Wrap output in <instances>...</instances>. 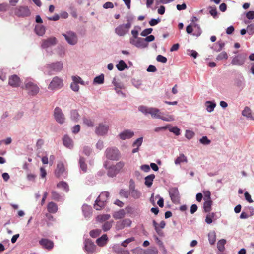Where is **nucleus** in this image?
<instances>
[{"label":"nucleus","mask_w":254,"mask_h":254,"mask_svg":"<svg viewBox=\"0 0 254 254\" xmlns=\"http://www.w3.org/2000/svg\"><path fill=\"white\" fill-rule=\"evenodd\" d=\"M149 114H150L152 118L156 119H161L165 121H172L174 120L173 116L169 115L167 117L162 116V113L160 110L157 108H149Z\"/></svg>","instance_id":"nucleus-1"},{"label":"nucleus","mask_w":254,"mask_h":254,"mask_svg":"<svg viewBox=\"0 0 254 254\" xmlns=\"http://www.w3.org/2000/svg\"><path fill=\"white\" fill-rule=\"evenodd\" d=\"M14 14L18 17L29 16L31 12L27 6H19L14 9Z\"/></svg>","instance_id":"nucleus-2"},{"label":"nucleus","mask_w":254,"mask_h":254,"mask_svg":"<svg viewBox=\"0 0 254 254\" xmlns=\"http://www.w3.org/2000/svg\"><path fill=\"white\" fill-rule=\"evenodd\" d=\"M24 89L28 91L29 95L32 96L37 94L40 90L37 84L28 81L25 82Z\"/></svg>","instance_id":"nucleus-3"},{"label":"nucleus","mask_w":254,"mask_h":254,"mask_svg":"<svg viewBox=\"0 0 254 254\" xmlns=\"http://www.w3.org/2000/svg\"><path fill=\"white\" fill-rule=\"evenodd\" d=\"M64 86L63 80L57 77H54L48 85V89L51 90H58Z\"/></svg>","instance_id":"nucleus-4"},{"label":"nucleus","mask_w":254,"mask_h":254,"mask_svg":"<svg viewBox=\"0 0 254 254\" xmlns=\"http://www.w3.org/2000/svg\"><path fill=\"white\" fill-rule=\"evenodd\" d=\"M246 58V54L244 53L238 54L233 58L231 64L233 65L242 66L244 64Z\"/></svg>","instance_id":"nucleus-5"},{"label":"nucleus","mask_w":254,"mask_h":254,"mask_svg":"<svg viewBox=\"0 0 254 254\" xmlns=\"http://www.w3.org/2000/svg\"><path fill=\"white\" fill-rule=\"evenodd\" d=\"M131 26V24L130 22L120 25L115 28V32L119 36H124L128 32Z\"/></svg>","instance_id":"nucleus-6"},{"label":"nucleus","mask_w":254,"mask_h":254,"mask_svg":"<svg viewBox=\"0 0 254 254\" xmlns=\"http://www.w3.org/2000/svg\"><path fill=\"white\" fill-rule=\"evenodd\" d=\"M106 156L109 159L117 160L120 158V152L116 148H108L106 150Z\"/></svg>","instance_id":"nucleus-7"},{"label":"nucleus","mask_w":254,"mask_h":254,"mask_svg":"<svg viewBox=\"0 0 254 254\" xmlns=\"http://www.w3.org/2000/svg\"><path fill=\"white\" fill-rule=\"evenodd\" d=\"M62 35L65 37L66 41L70 45H74L77 43V37L75 33L74 32L68 31L66 34H62Z\"/></svg>","instance_id":"nucleus-8"},{"label":"nucleus","mask_w":254,"mask_h":254,"mask_svg":"<svg viewBox=\"0 0 254 254\" xmlns=\"http://www.w3.org/2000/svg\"><path fill=\"white\" fill-rule=\"evenodd\" d=\"M54 116L55 120L59 124H63L64 123L65 117L61 109L57 107L54 111Z\"/></svg>","instance_id":"nucleus-9"},{"label":"nucleus","mask_w":254,"mask_h":254,"mask_svg":"<svg viewBox=\"0 0 254 254\" xmlns=\"http://www.w3.org/2000/svg\"><path fill=\"white\" fill-rule=\"evenodd\" d=\"M84 250L88 254H92L96 251V246L90 239H86L84 242Z\"/></svg>","instance_id":"nucleus-10"},{"label":"nucleus","mask_w":254,"mask_h":254,"mask_svg":"<svg viewBox=\"0 0 254 254\" xmlns=\"http://www.w3.org/2000/svg\"><path fill=\"white\" fill-rule=\"evenodd\" d=\"M46 68L48 69L49 72L52 71L59 72L63 68V64L60 62H57L47 64ZM49 74H51L50 73H49Z\"/></svg>","instance_id":"nucleus-11"},{"label":"nucleus","mask_w":254,"mask_h":254,"mask_svg":"<svg viewBox=\"0 0 254 254\" xmlns=\"http://www.w3.org/2000/svg\"><path fill=\"white\" fill-rule=\"evenodd\" d=\"M131 221L130 219L127 218L117 222L116 224V229L117 230H122L126 227H129L131 224Z\"/></svg>","instance_id":"nucleus-12"},{"label":"nucleus","mask_w":254,"mask_h":254,"mask_svg":"<svg viewBox=\"0 0 254 254\" xmlns=\"http://www.w3.org/2000/svg\"><path fill=\"white\" fill-rule=\"evenodd\" d=\"M57 43V39L55 37H51L42 40L41 47L43 49L47 48L49 47L56 45Z\"/></svg>","instance_id":"nucleus-13"},{"label":"nucleus","mask_w":254,"mask_h":254,"mask_svg":"<svg viewBox=\"0 0 254 254\" xmlns=\"http://www.w3.org/2000/svg\"><path fill=\"white\" fill-rule=\"evenodd\" d=\"M108 129V126L99 124L96 127L95 132L98 135H104L107 133Z\"/></svg>","instance_id":"nucleus-14"},{"label":"nucleus","mask_w":254,"mask_h":254,"mask_svg":"<svg viewBox=\"0 0 254 254\" xmlns=\"http://www.w3.org/2000/svg\"><path fill=\"white\" fill-rule=\"evenodd\" d=\"M20 82V79L17 75H12L9 77L8 84L13 87H19Z\"/></svg>","instance_id":"nucleus-15"},{"label":"nucleus","mask_w":254,"mask_h":254,"mask_svg":"<svg viewBox=\"0 0 254 254\" xmlns=\"http://www.w3.org/2000/svg\"><path fill=\"white\" fill-rule=\"evenodd\" d=\"M39 244L43 248L48 250H51L54 247L53 242L48 239H42L39 241Z\"/></svg>","instance_id":"nucleus-16"},{"label":"nucleus","mask_w":254,"mask_h":254,"mask_svg":"<svg viewBox=\"0 0 254 254\" xmlns=\"http://www.w3.org/2000/svg\"><path fill=\"white\" fill-rule=\"evenodd\" d=\"M134 135V132L130 130H125L120 133V138L122 140L130 139Z\"/></svg>","instance_id":"nucleus-17"},{"label":"nucleus","mask_w":254,"mask_h":254,"mask_svg":"<svg viewBox=\"0 0 254 254\" xmlns=\"http://www.w3.org/2000/svg\"><path fill=\"white\" fill-rule=\"evenodd\" d=\"M170 196L171 200L175 203H177L179 202L180 197L178 190L176 189H174L173 190L170 191Z\"/></svg>","instance_id":"nucleus-18"},{"label":"nucleus","mask_w":254,"mask_h":254,"mask_svg":"<svg viewBox=\"0 0 254 254\" xmlns=\"http://www.w3.org/2000/svg\"><path fill=\"white\" fill-rule=\"evenodd\" d=\"M64 145L67 148L71 149L73 147V142L72 140L67 135H64L63 138Z\"/></svg>","instance_id":"nucleus-19"},{"label":"nucleus","mask_w":254,"mask_h":254,"mask_svg":"<svg viewBox=\"0 0 254 254\" xmlns=\"http://www.w3.org/2000/svg\"><path fill=\"white\" fill-rule=\"evenodd\" d=\"M143 142V137H140L137 139L133 143L132 146L135 147L132 150V153H135L138 151L139 147L141 145Z\"/></svg>","instance_id":"nucleus-20"},{"label":"nucleus","mask_w":254,"mask_h":254,"mask_svg":"<svg viewBox=\"0 0 254 254\" xmlns=\"http://www.w3.org/2000/svg\"><path fill=\"white\" fill-rule=\"evenodd\" d=\"M107 235L106 234H104L101 237L97 239L96 243L99 246L102 247L107 244Z\"/></svg>","instance_id":"nucleus-21"},{"label":"nucleus","mask_w":254,"mask_h":254,"mask_svg":"<svg viewBox=\"0 0 254 254\" xmlns=\"http://www.w3.org/2000/svg\"><path fill=\"white\" fill-rule=\"evenodd\" d=\"M47 210L49 213H55L58 211V206L54 202H50L48 204Z\"/></svg>","instance_id":"nucleus-22"},{"label":"nucleus","mask_w":254,"mask_h":254,"mask_svg":"<svg viewBox=\"0 0 254 254\" xmlns=\"http://www.w3.org/2000/svg\"><path fill=\"white\" fill-rule=\"evenodd\" d=\"M242 114L247 118H250L254 121V118L252 116V111L249 107H245L242 111Z\"/></svg>","instance_id":"nucleus-23"},{"label":"nucleus","mask_w":254,"mask_h":254,"mask_svg":"<svg viewBox=\"0 0 254 254\" xmlns=\"http://www.w3.org/2000/svg\"><path fill=\"white\" fill-rule=\"evenodd\" d=\"M125 215V211L124 209H120L118 211L115 212L113 214V217L115 219H121L124 218Z\"/></svg>","instance_id":"nucleus-24"},{"label":"nucleus","mask_w":254,"mask_h":254,"mask_svg":"<svg viewBox=\"0 0 254 254\" xmlns=\"http://www.w3.org/2000/svg\"><path fill=\"white\" fill-rule=\"evenodd\" d=\"M154 174H151L145 178V185L148 187H150L152 185V182L155 178Z\"/></svg>","instance_id":"nucleus-25"},{"label":"nucleus","mask_w":254,"mask_h":254,"mask_svg":"<svg viewBox=\"0 0 254 254\" xmlns=\"http://www.w3.org/2000/svg\"><path fill=\"white\" fill-rule=\"evenodd\" d=\"M105 204L106 202H104L101 200H99L97 198L94 205V208L97 210H99L104 208Z\"/></svg>","instance_id":"nucleus-26"},{"label":"nucleus","mask_w":254,"mask_h":254,"mask_svg":"<svg viewBox=\"0 0 254 254\" xmlns=\"http://www.w3.org/2000/svg\"><path fill=\"white\" fill-rule=\"evenodd\" d=\"M148 44L145 42V40L144 38H137V42L136 43V47L138 48H145L147 47Z\"/></svg>","instance_id":"nucleus-27"},{"label":"nucleus","mask_w":254,"mask_h":254,"mask_svg":"<svg viewBox=\"0 0 254 254\" xmlns=\"http://www.w3.org/2000/svg\"><path fill=\"white\" fill-rule=\"evenodd\" d=\"M224 46H225L224 42H223L221 41H219L215 44L213 48L215 51H216L217 52H219L222 50V49L224 48Z\"/></svg>","instance_id":"nucleus-28"},{"label":"nucleus","mask_w":254,"mask_h":254,"mask_svg":"<svg viewBox=\"0 0 254 254\" xmlns=\"http://www.w3.org/2000/svg\"><path fill=\"white\" fill-rule=\"evenodd\" d=\"M212 205V200L205 201L203 204L204 211L205 212H209L211 210V206Z\"/></svg>","instance_id":"nucleus-29"},{"label":"nucleus","mask_w":254,"mask_h":254,"mask_svg":"<svg viewBox=\"0 0 254 254\" xmlns=\"http://www.w3.org/2000/svg\"><path fill=\"white\" fill-rule=\"evenodd\" d=\"M226 241L225 239L220 240L217 243V248L220 252H223L225 250V245Z\"/></svg>","instance_id":"nucleus-30"},{"label":"nucleus","mask_w":254,"mask_h":254,"mask_svg":"<svg viewBox=\"0 0 254 254\" xmlns=\"http://www.w3.org/2000/svg\"><path fill=\"white\" fill-rule=\"evenodd\" d=\"M79 164L81 169L83 172H86L87 170V165L85 163V159L83 157H80L79 159Z\"/></svg>","instance_id":"nucleus-31"},{"label":"nucleus","mask_w":254,"mask_h":254,"mask_svg":"<svg viewBox=\"0 0 254 254\" xmlns=\"http://www.w3.org/2000/svg\"><path fill=\"white\" fill-rule=\"evenodd\" d=\"M109 196V193L107 191H104L100 193L97 198L99 200H101L104 202H106Z\"/></svg>","instance_id":"nucleus-32"},{"label":"nucleus","mask_w":254,"mask_h":254,"mask_svg":"<svg viewBox=\"0 0 254 254\" xmlns=\"http://www.w3.org/2000/svg\"><path fill=\"white\" fill-rule=\"evenodd\" d=\"M206 106V110L208 112H211L214 110V108L216 106V104L211 101H206L205 103Z\"/></svg>","instance_id":"nucleus-33"},{"label":"nucleus","mask_w":254,"mask_h":254,"mask_svg":"<svg viewBox=\"0 0 254 254\" xmlns=\"http://www.w3.org/2000/svg\"><path fill=\"white\" fill-rule=\"evenodd\" d=\"M187 159L184 154H181L175 160L176 164H179L182 162H187Z\"/></svg>","instance_id":"nucleus-34"},{"label":"nucleus","mask_w":254,"mask_h":254,"mask_svg":"<svg viewBox=\"0 0 254 254\" xmlns=\"http://www.w3.org/2000/svg\"><path fill=\"white\" fill-rule=\"evenodd\" d=\"M208 240L211 245H213L216 241V234L214 231L210 232L208 233Z\"/></svg>","instance_id":"nucleus-35"},{"label":"nucleus","mask_w":254,"mask_h":254,"mask_svg":"<svg viewBox=\"0 0 254 254\" xmlns=\"http://www.w3.org/2000/svg\"><path fill=\"white\" fill-rule=\"evenodd\" d=\"M116 67L119 71H123L127 67L126 63L123 60L120 61Z\"/></svg>","instance_id":"nucleus-36"},{"label":"nucleus","mask_w":254,"mask_h":254,"mask_svg":"<svg viewBox=\"0 0 254 254\" xmlns=\"http://www.w3.org/2000/svg\"><path fill=\"white\" fill-rule=\"evenodd\" d=\"M125 163L123 161H120L118 162L115 165L113 166L114 168V170L117 174L121 171V170L124 166Z\"/></svg>","instance_id":"nucleus-37"},{"label":"nucleus","mask_w":254,"mask_h":254,"mask_svg":"<svg viewBox=\"0 0 254 254\" xmlns=\"http://www.w3.org/2000/svg\"><path fill=\"white\" fill-rule=\"evenodd\" d=\"M51 198L55 201H59L61 198V196L57 191L52 190L51 191Z\"/></svg>","instance_id":"nucleus-38"},{"label":"nucleus","mask_w":254,"mask_h":254,"mask_svg":"<svg viewBox=\"0 0 254 254\" xmlns=\"http://www.w3.org/2000/svg\"><path fill=\"white\" fill-rule=\"evenodd\" d=\"M64 171V166L63 163H59L57 164L56 172L60 175Z\"/></svg>","instance_id":"nucleus-39"},{"label":"nucleus","mask_w":254,"mask_h":254,"mask_svg":"<svg viewBox=\"0 0 254 254\" xmlns=\"http://www.w3.org/2000/svg\"><path fill=\"white\" fill-rule=\"evenodd\" d=\"M110 217L111 216L109 214H103L98 215L97 217V219L100 222H104L109 219Z\"/></svg>","instance_id":"nucleus-40"},{"label":"nucleus","mask_w":254,"mask_h":254,"mask_svg":"<svg viewBox=\"0 0 254 254\" xmlns=\"http://www.w3.org/2000/svg\"><path fill=\"white\" fill-rule=\"evenodd\" d=\"M113 221L105 222L102 226L104 231L106 232L110 230L113 225Z\"/></svg>","instance_id":"nucleus-41"},{"label":"nucleus","mask_w":254,"mask_h":254,"mask_svg":"<svg viewBox=\"0 0 254 254\" xmlns=\"http://www.w3.org/2000/svg\"><path fill=\"white\" fill-rule=\"evenodd\" d=\"M104 81V76L103 74H101L96 77L94 79V82L97 84H103Z\"/></svg>","instance_id":"nucleus-42"},{"label":"nucleus","mask_w":254,"mask_h":254,"mask_svg":"<svg viewBox=\"0 0 254 254\" xmlns=\"http://www.w3.org/2000/svg\"><path fill=\"white\" fill-rule=\"evenodd\" d=\"M101 233L100 229L92 230L90 232V236L92 238H96Z\"/></svg>","instance_id":"nucleus-43"},{"label":"nucleus","mask_w":254,"mask_h":254,"mask_svg":"<svg viewBox=\"0 0 254 254\" xmlns=\"http://www.w3.org/2000/svg\"><path fill=\"white\" fill-rule=\"evenodd\" d=\"M131 195L134 199H138L140 196V193L139 191L136 190L132 189L130 192Z\"/></svg>","instance_id":"nucleus-44"},{"label":"nucleus","mask_w":254,"mask_h":254,"mask_svg":"<svg viewBox=\"0 0 254 254\" xmlns=\"http://www.w3.org/2000/svg\"><path fill=\"white\" fill-rule=\"evenodd\" d=\"M228 58V55L227 53L225 51H223L218 55L216 57L217 60H222L223 59L226 60Z\"/></svg>","instance_id":"nucleus-45"},{"label":"nucleus","mask_w":254,"mask_h":254,"mask_svg":"<svg viewBox=\"0 0 254 254\" xmlns=\"http://www.w3.org/2000/svg\"><path fill=\"white\" fill-rule=\"evenodd\" d=\"M57 187L58 188H63L66 191L68 190V186L67 184L64 182H60V183H58Z\"/></svg>","instance_id":"nucleus-46"},{"label":"nucleus","mask_w":254,"mask_h":254,"mask_svg":"<svg viewBox=\"0 0 254 254\" xmlns=\"http://www.w3.org/2000/svg\"><path fill=\"white\" fill-rule=\"evenodd\" d=\"M35 31L36 33L40 36L43 35L45 32V30L44 27L43 26H38L35 28Z\"/></svg>","instance_id":"nucleus-47"},{"label":"nucleus","mask_w":254,"mask_h":254,"mask_svg":"<svg viewBox=\"0 0 254 254\" xmlns=\"http://www.w3.org/2000/svg\"><path fill=\"white\" fill-rule=\"evenodd\" d=\"M208 9H210L209 13L213 18H215L217 16V11L215 7L209 6Z\"/></svg>","instance_id":"nucleus-48"},{"label":"nucleus","mask_w":254,"mask_h":254,"mask_svg":"<svg viewBox=\"0 0 254 254\" xmlns=\"http://www.w3.org/2000/svg\"><path fill=\"white\" fill-rule=\"evenodd\" d=\"M134 240H135V238L134 237L129 238L128 239H127L125 241H124L122 243L121 245L123 247H126L128 243H129L132 241H134Z\"/></svg>","instance_id":"nucleus-49"},{"label":"nucleus","mask_w":254,"mask_h":254,"mask_svg":"<svg viewBox=\"0 0 254 254\" xmlns=\"http://www.w3.org/2000/svg\"><path fill=\"white\" fill-rule=\"evenodd\" d=\"M83 123L88 127H93L94 126V122L90 119L84 118Z\"/></svg>","instance_id":"nucleus-50"},{"label":"nucleus","mask_w":254,"mask_h":254,"mask_svg":"<svg viewBox=\"0 0 254 254\" xmlns=\"http://www.w3.org/2000/svg\"><path fill=\"white\" fill-rule=\"evenodd\" d=\"M119 193L121 196L127 198L128 197L130 192L125 190L122 189L120 190Z\"/></svg>","instance_id":"nucleus-51"},{"label":"nucleus","mask_w":254,"mask_h":254,"mask_svg":"<svg viewBox=\"0 0 254 254\" xmlns=\"http://www.w3.org/2000/svg\"><path fill=\"white\" fill-rule=\"evenodd\" d=\"M214 213H212L211 214H208L206 217V218H205V222L207 223V224H211L213 220H212V218L214 217Z\"/></svg>","instance_id":"nucleus-52"},{"label":"nucleus","mask_w":254,"mask_h":254,"mask_svg":"<svg viewBox=\"0 0 254 254\" xmlns=\"http://www.w3.org/2000/svg\"><path fill=\"white\" fill-rule=\"evenodd\" d=\"M200 142L204 145H208L210 143L211 141L207 136H203L200 139Z\"/></svg>","instance_id":"nucleus-53"},{"label":"nucleus","mask_w":254,"mask_h":254,"mask_svg":"<svg viewBox=\"0 0 254 254\" xmlns=\"http://www.w3.org/2000/svg\"><path fill=\"white\" fill-rule=\"evenodd\" d=\"M247 31L249 35H252L254 33V24L248 25L247 27Z\"/></svg>","instance_id":"nucleus-54"},{"label":"nucleus","mask_w":254,"mask_h":254,"mask_svg":"<svg viewBox=\"0 0 254 254\" xmlns=\"http://www.w3.org/2000/svg\"><path fill=\"white\" fill-rule=\"evenodd\" d=\"M170 132L174 133L176 135H179L180 134V130L176 127H171L169 129Z\"/></svg>","instance_id":"nucleus-55"},{"label":"nucleus","mask_w":254,"mask_h":254,"mask_svg":"<svg viewBox=\"0 0 254 254\" xmlns=\"http://www.w3.org/2000/svg\"><path fill=\"white\" fill-rule=\"evenodd\" d=\"M156 60L158 62H161L163 63H165L167 61V58L161 55H158L157 56Z\"/></svg>","instance_id":"nucleus-56"},{"label":"nucleus","mask_w":254,"mask_h":254,"mask_svg":"<svg viewBox=\"0 0 254 254\" xmlns=\"http://www.w3.org/2000/svg\"><path fill=\"white\" fill-rule=\"evenodd\" d=\"M117 173L116 172V171L114 170V168L113 166L111 167L108 172V175L110 177H114L115 176Z\"/></svg>","instance_id":"nucleus-57"},{"label":"nucleus","mask_w":254,"mask_h":254,"mask_svg":"<svg viewBox=\"0 0 254 254\" xmlns=\"http://www.w3.org/2000/svg\"><path fill=\"white\" fill-rule=\"evenodd\" d=\"M9 5L7 3L0 4V11L4 12L7 10Z\"/></svg>","instance_id":"nucleus-58"},{"label":"nucleus","mask_w":254,"mask_h":254,"mask_svg":"<svg viewBox=\"0 0 254 254\" xmlns=\"http://www.w3.org/2000/svg\"><path fill=\"white\" fill-rule=\"evenodd\" d=\"M138 109L140 112H142L143 113H144L145 114H149V108H147L145 106H141L139 107Z\"/></svg>","instance_id":"nucleus-59"},{"label":"nucleus","mask_w":254,"mask_h":254,"mask_svg":"<svg viewBox=\"0 0 254 254\" xmlns=\"http://www.w3.org/2000/svg\"><path fill=\"white\" fill-rule=\"evenodd\" d=\"M194 135V133L190 130H187L185 134L186 137L188 139H191Z\"/></svg>","instance_id":"nucleus-60"},{"label":"nucleus","mask_w":254,"mask_h":254,"mask_svg":"<svg viewBox=\"0 0 254 254\" xmlns=\"http://www.w3.org/2000/svg\"><path fill=\"white\" fill-rule=\"evenodd\" d=\"M152 30L153 29L152 28L145 29L141 33L140 35L142 36H146L149 34H150L152 32Z\"/></svg>","instance_id":"nucleus-61"},{"label":"nucleus","mask_w":254,"mask_h":254,"mask_svg":"<svg viewBox=\"0 0 254 254\" xmlns=\"http://www.w3.org/2000/svg\"><path fill=\"white\" fill-rule=\"evenodd\" d=\"M72 78L73 80V82H75L77 84L80 83L81 84H83V81L82 80L81 78L80 77L72 76Z\"/></svg>","instance_id":"nucleus-62"},{"label":"nucleus","mask_w":254,"mask_h":254,"mask_svg":"<svg viewBox=\"0 0 254 254\" xmlns=\"http://www.w3.org/2000/svg\"><path fill=\"white\" fill-rule=\"evenodd\" d=\"M70 87L72 90L75 92H77L79 90V87L77 83L75 82H72L70 85Z\"/></svg>","instance_id":"nucleus-63"},{"label":"nucleus","mask_w":254,"mask_h":254,"mask_svg":"<svg viewBox=\"0 0 254 254\" xmlns=\"http://www.w3.org/2000/svg\"><path fill=\"white\" fill-rule=\"evenodd\" d=\"M246 17L249 20L254 19V11H250L246 13Z\"/></svg>","instance_id":"nucleus-64"}]
</instances>
